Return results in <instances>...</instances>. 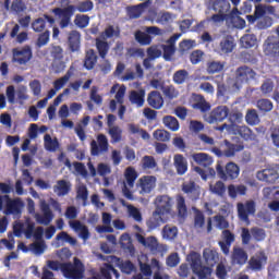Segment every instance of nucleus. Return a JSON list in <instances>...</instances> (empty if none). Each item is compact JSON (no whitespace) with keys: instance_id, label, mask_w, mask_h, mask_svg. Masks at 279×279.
Here are the masks:
<instances>
[{"instance_id":"f257e3e1","label":"nucleus","mask_w":279,"mask_h":279,"mask_svg":"<svg viewBox=\"0 0 279 279\" xmlns=\"http://www.w3.org/2000/svg\"><path fill=\"white\" fill-rule=\"evenodd\" d=\"M95 8V4L92 0H85L82 2H78V4L75 7L73 4H70L65 8H54L52 9V13L54 16H58L60 19L59 27L61 29H66L69 25H71V19H73V15L75 14V11L84 13V12H90Z\"/></svg>"},{"instance_id":"f03ea898","label":"nucleus","mask_w":279,"mask_h":279,"mask_svg":"<svg viewBox=\"0 0 279 279\" xmlns=\"http://www.w3.org/2000/svg\"><path fill=\"white\" fill-rule=\"evenodd\" d=\"M246 20L251 25H254L257 21L256 27L258 29H268L274 25V19L267 15V7L263 4H258L255 7V11L253 15H246Z\"/></svg>"},{"instance_id":"7ed1b4c3","label":"nucleus","mask_w":279,"mask_h":279,"mask_svg":"<svg viewBox=\"0 0 279 279\" xmlns=\"http://www.w3.org/2000/svg\"><path fill=\"white\" fill-rule=\"evenodd\" d=\"M85 271L84 263L77 257H74L73 263L66 262L62 266V275L66 279H84Z\"/></svg>"},{"instance_id":"20e7f679","label":"nucleus","mask_w":279,"mask_h":279,"mask_svg":"<svg viewBox=\"0 0 279 279\" xmlns=\"http://www.w3.org/2000/svg\"><path fill=\"white\" fill-rule=\"evenodd\" d=\"M165 32L160 29L158 26H146L143 31H136L134 34V38L138 45L142 47H147L151 45L154 40V36H162Z\"/></svg>"},{"instance_id":"39448f33","label":"nucleus","mask_w":279,"mask_h":279,"mask_svg":"<svg viewBox=\"0 0 279 279\" xmlns=\"http://www.w3.org/2000/svg\"><path fill=\"white\" fill-rule=\"evenodd\" d=\"M12 56V62L20 66H26L34 58V52L32 51V46L25 45L24 47L13 48Z\"/></svg>"},{"instance_id":"423d86ee","label":"nucleus","mask_w":279,"mask_h":279,"mask_svg":"<svg viewBox=\"0 0 279 279\" xmlns=\"http://www.w3.org/2000/svg\"><path fill=\"white\" fill-rule=\"evenodd\" d=\"M252 236L254 241L260 243L267 238V233L265 232V229L258 227H253L251 230L245 227L241 229L242 245H250Z\"/></svg>"},{"instance_id":"0eeeda50","label":"nucleus","mask_w":279,"mask_h":279,"mask_svg":"<svg viewBox=\"0 0 279 279\" xmlns=\"http://www.w3.org/2000/svg\"><path fill=\"white\" fill-rule=\"evenodd\" d=\"M216 171L218 178L225 182L228 180H236V178H239V173H241V169L234 162L227 163L225 168L221 163H218L216 166Z\"/></svg>"},{"instance_id":"6e6552de","label":"nucleus","mask_w":279,"mask_h":279,"mask_svg":"<svg viewBox=\"0 0 279 279\" xmlns=\"http://www.w3.org/2000/svg\"><path fill=\"white\" fill-rule=\"evenodd\" d=\"M255 78L256 72L247 65L239 66L235 70V86H242V84H250V82Z\"/></svg>"},{"instance_id":"1a4fd4ad","label":"nucleus","mask_w":279,"mask_h":279,"mask_svg":"<svg viewBox=\"0 0 279 279\" xmlns=\"http://www.w3.org/2000/svg\"><path fill=\"white\" fill-rule=\"evenodd\" d=\"M191 260L192 269L198 279H206L213 274V269L210 267L202 265V259L197 253L191 254Z\"/></svg>"},{"instance_id":"9d476101","label":"nucleus","mask_w":279,"mask_h":279,"mask_svg":"<svg viewBox=\"0 0 279 279\" xmlns=\"http://www.w3.org/2000/svg\"><path fill=\"white\" fill-rule=\"evenodd\" d=\"M97 141L90 142V154L92 156H101V154H108L110 144L108 137L105 134H98Z\"/></svg>"},{"instance_id":"9b49d317","label":"nucleus","mask_w":279,"mask_h":279,"mask_svg":"<svg viewBox=\"0 0 279 279\" xmlns=\"http://www.w3.org/2000/svg\"><path fill=\"white\" fill-rule=\"evenodd\" d=\"M228 114H230V108H228V106H218L205 117V121L209 124L221 123L228 119Z\"/></svg>"},{"instance_id":"f8f14e48","label":"nucleus","mask_w":279,"mask_h":279,"mask_svg":"<svg viewBox=\"0 0 279 279\" xmlns=\"http://www.w3.org/2000/svg\"><path fill=\"white\" fill-rule=\"evenodd\" d=\"M267 254L265 251H257L248 260L247 268L251 271H263L265 269V265H267Z\"/></svg>"},{"instance_id":"ddd939ff","label":"nucleus","mask_w":279,"mask_h":279,"mask_svg":"<svg viewBox=\"0 0 279 279\" xmlns=\"http://www.w3.org/2000/svg\"><path fill=\"white\" fill-rule=\"evenodd\" d=\"M191 104L193 110H198L202 114H206V112H210L213 105L206 100V97L202 94L193 93L191 95Z\"/></svg>"},{"instance_id":"4468645a","label":"nucleus","mask_w":279,"mask_h":279,"mask_svg":"<svg viewBox=\"0 0 279 279\" xmlns=\"http://www.w3.org/2000/svg\"><path fill=\"white\" fill-rule=\"evenodd\" d=\"M264 53L272 60L279 61V38L276 36L268 37L264 43Z\"/></svg>"},{"instance_id":"2eb2a0df","label":"nucleus","mask_w":279,"mask_h":279,"mask_svg":"<svg viewBox=\"0 0 279 279\" xmlns=\"http://www.w3.org/2000/svg\"><path fill=\"white\" fill-rule=\"evenodd\" d=\"M156 211L160 215H171V210L173 208V198L169 195H160L155 199Z\"/></svg>"},{"instance_id":"dca6fc26","label":"nucleus","mask_w":279,"mask_h":279,"mask_svg":"<svg viewBox=\"0 0 279 279\" xmlns=\"http://www.w3.org/2000/svg\"><path fill=\"white\" fill-rule=\"evenodd\" d=\"M7 215H21L23 213V201L21 198H11L10 195H4Z\"/></svg>"},{"instance_id":"f3484780","label":"nucleus","mask_w":279,"mask_h":279,"mask_svg":"<svg viewBox=\"0 0 279 279\" xmlns=\"http://www.w3.org/2000/svg\"><path fill=\"white\" fill-rule=\"evenodd\" d=\"M181 190L187 195L192 202H197L202 195V189L195 181H187L181 185Z\"/></svg>"},{"instance_id":"a211bd4d","label":"nucleus","mask_w":279,"mask_h":279,"mask_svg":"<svg viewBox=\"0 0 279 279\" xmlns=\"http://www.w3.org/2000/svg\"><path fill=\"white\" fill-rule=\"evenodd\" d=\"M40 210L43 214H35V219L40 226H49L53 221V211L47 203L40 205Z\"/></svg>"},{"instance_id":"6ab92c4d","label":"nucleus","mask_w":279,"mask_h":279,"mask_svg":"<svg viewBox=\"0 0 279 279\" xmlns=\"http://www.w3.org/2000/svg\"><path fill=\"white\" fill-rule=\"evenodd\" d=\"M256 213V203L254 201H247L245 204H238V215L242 221H250V215Z\"/></svg>"},{"instance_id":"aec40b11","label":"nucleus","mask_w":279,"mask_h":279,"mask_svg":"<svg viewBox=\"0 0 279 279\" xmlns=\"http://www.w3.org/2000/svg\"><path fill=\"white\" fill-rule=\"evenodd\" d=\"M110 263H114V265L119 267L120 271L126 276H132V274L136 271V266L130 259L123 260L121 257L110 256Z\"/></svg>"},{"instance_id":"412c9836","label":"nucleus","mask_w":279,"mask_h":279,"mask_svg":"<svg viewBox=\"0 0 279 279\" xmlns=\"http://www.w3.org/2000/svg\"><path fill=\"white\" fill-rule=\"evenodd\" d=\"M71 77H73V72L69 70L64 76L56 80L53 82L54 88L48 92L46 99H53V97H56V93H58V90H60L61 88H64L65 84L69 82V80H71Z\"/></svg>"},{"instance_id":"4be33fe9","label":"nucleus","mask_w":279,"mask_h":279,"mask_svg":"<svg viewBox=\"0 0 279 279\" xmlns=\"http://www.w3.org/2000/svg\"><path fill=\"white\" fill-rule=\"evenodd\" d=\"M147 104L154 110H160L165 106V98H162V94L158 90H151L147 95Z\"/></svg>"},{"instance_id":"5701e85b","label":"nucleus","mask_w":279,"mask_h":279,"mask_svg":"<svg viewBox=\"0 0 279 279\" xmlns=\"http://www.w3.org/2000/svg\"><path fill=\"white\" fill-rule=\"evenodd\" d=\"M278 178V171L274 168L264 169L257 172V180L260 182H268V184H274Z\"/></svg>"},{"instance_id":"b1692460","label":"nucleus","mask_w":279,"mask_h":279,"mask_svg":"<svg viewBox=\"0 0 279 279\" xmlns=\"http://www.w3.org/2000/svg\"><path fill=\"white\" fill-rule=\"evenodd\" d=\"M278 178V171L274 168L264 169L257 172V180L260 182H268V184H274Z\"/></svg>"},{"instance_id":"393cba45","label":"nucleus","mask_w":279,"mask_h":279,"mask_svg":"<svg viewBox=\"0 0 279 279\" xmlns=\"http://www.w3.org/2000/svg\"><path fill=\"white\" fill-rule=\"evenodd\" d=\"M82 35L77 31H71L68 36V47L72 53L80 51Z\"/></svg>"},{"instance_id":"a878e982","label":"nucleus","mask_w":279,"mask_h":279,"mask_svg":"<svg viewBox=\"0 0 279 279\" xmlns=\"http://www.w3.org/2000/svg\"><path fill=\"white\" fill-rule=\"evenodd\" d=\"M247 252L241 246H234L232 254H231V260L233 265H245L247 263Z\"/></svg>"},{"instance_id":"bb28decb","label":"nucleus","mask_w":279,"mask_h":279,"mask_svg":"<svg viewBox=\"0 0 279 279\" xmlns=\"http://www.w3.org/2000/svg\"><path fill=\"white\" fill-rule=\"evenodd\" d=\"M233 134L241 136L243 141H255L256 134L250 129V126L246 125H238L231 129Z\"/></svg>"},{"instance_id":"cd10ccee","label":"nucleus","mask_w":279,"mask_h":279,"mask_svg":"<svg viewBox=\"0 0 279 279\" xmlns=\"http://www.w3.org/2000/svg\"><path fill=\"white\" fill-rule=\"evenodd\" d=\"M173 166L178 175H184L189 171V161L184 158V155H174L173 157Z\"/></svg>"},{"instance_id":"c85d7f7f","label":"nucleus","mask_w":279,"mask_h":279,"mask_svg":"<svg viewBox=\"0 0 279 279\" xmlns=\"http://www.w3.org/2000/svg\"><path fill=\"white\" fill-rule=\"evenodd\" d=\"M69 223L70 228H72L74 232H80V236L81 239H83V241H88V239L90 238V231H88V227L83 225L80 220H73L70 221Z\"/></svg>"},{"instance_id":"c756f323","label":"nucleus","mask_w":279,"mask_h":279,"mask_svg":"<svg viewBox=\"0 0 279 279\" xmlns=\"http://www.w3.org/2000/svg\"><path fill=\"white\" fill-rule=\"evenodd\" d=\"M97 60H99V57H97V52H95L94 49H88L85 52L83 63L84 69H86V71H93V69H95V65L97 64Z\"/></svg>"},{"instance_id":"7c9ffc66","label":"nucleus","mask_w":279,"mask_h":279,"mask_svg":"<svg viewBox=\"0 0 279 279\" xmlns=\"http://www.w3.org/2000/svg\"><path fill=\"white\" fill-rule=\"evenodd\" d=\"M129 100L133 106L143 108L145 106V92L144 89L132 90L129 96Z\"/></svg>"},{"instance_id":"2f4dec72","label":"nucleus","mask_w":279,"mask_h":279,"mask_svg":"<svg viewBox=\"0 0 279 279\" xmlns=\"http://www.w3.org/2000/svg\"><path fill=\"white\" fill-rule=\"evenodd\" d=\"M71 182L66 180L57 181V185L53 186L54 193H57L58 197H64L71 193Z\"/></svg>"},{"instance_id":"473e14b6","label":"nucleus","mask_w":279,"mask_h":279,"mask_svg":"<svg viewBox=\"0 0 279 279\" xmlns=\"http://www.w3.org/2000/svg\"><path fill=\"white\" fill-rule=\"evenodd\" d=\"M227 119L230 123V130H233L234 126H239L240 123H243V112L239 109H232L229 111Z\"/></svg>"},{"instance_id":"72a5a7b5","label":"nucleus","mask_w":279,"mask_h":279,"mask_svg":"<svg viewBox=\"0 0 279 279\" xmlns=\"http://www.w3.org/2000/svg\"><path fill=\"white\" fill-rule=\"evenodd\" d=\"M141 193H151L156 189V177H143L140 179Z\"/></svg>"},{"instance_id":"f704fd0d","label":"nucleus","mask_w":279,"mask_h":279,"mask_svg":"<svg viewBox=\"0 0 279 279\" xmlns=\"http://www.w3.org/2000/svg\"><path fill=\"white\" fill-rule=\"evenodd\" d=\"M234 47H236V44L232 37L222 39L219 48L220 56H228V53H232V51H234Z\"/></svg>"},{"instance_id":"c9c22d12","label":"nucleus","mask_w":279,"mask_h":279,"mask_svg":"<svg viewBox=\"0 0 279 279\" xmlns=\"http://www.w3.org/2000/svg\"><path fill=\"white\" fill-rule=\"evenodd\" d=\"M211 82L217 85V97H226V93H228V87H226V82L223 81V74H218L211 77Z\"/></svg>"},{"instance_id":"e433bc0d","label":"nucleus","mask_w":279,"mask_h":279,"mask_svg":"<svg viewBox=\"0 0 279 279\" xmlns=\"http://www.w3.org/2000/svg\"><path fill=\"white\" fill-rule=\"evenodd\" d=\"M192 158L201 167H210L213 165V157L206 153H196L192 155Z\"/></svg>"},{"instance_id":"4c0bfd02","label":"nucleus","mask_w":279,"mask_h":279,"mask_svg":"<svg viewBox=\"0 0 279 279\" xmlns=\"http://www.w3.org/2000/svg\"><path fill=\"white\" fill-rule=\"evenodd\" d=\"M203 258L208 267H215V265H217V260H219V253L210 248H205L203 252Z\"/></svg>"},{"instance_id":"58836bf2","label":"nucleus","mask_w":279,"mask_h":279,"mask_svg":"<svg viewBox=\"0 0 279 279\" xmlns=\"http://www.w3.org/2000/svg\"><path fill=\"white\" fill-rule=\"evenodd\" d=\"M96 49L98 51L99 58H101V60H106V57L110 51V44H108L106 39L96 38Z\"/></svg>"},{"instance_id":"ea45409f","label":"nucleus","mask_w":279,"mask_h":279,"mask_svg":"<svg viewBox=\"0 0 279 279\" xmlns=\"http://www.w3.org/2000/svg\"><path fill=\"white\" fill-rule=\"evenodd\" d=\"M165 223V220L162 219V214H159V211H154L153 216L146 221V226L148 230H156V228H160V225Z\"/></svg>"},{"instance_id":"a19ab883","label":"nucleus","mask_w":279,"mask_h":279,"mask_svg":"<svg viewBox=\"0 0 279 279\" xmlns=\"http://www.w3.org/2000/svg\"><path fill=\"white\" fill-rule=\"evenodd\" d=\"M177 210L178 216L181 217V219H186L189 216V207H186V198L182 195L177 196Z\"/></svg>"},{"instance_id":"79ce46f5","label":"nucleus","mask_w":279,"mask_h":279,"mask_svg":"<svg viewBox=\"0 0 279 279\" xmlns=\"http://www.w3.org/2000/svg\"><path fill=\"white\" fill-rule=\"evenodd\" d=\"M145 8H149V2H142L137 5L130 7L128 9V14L131 19H140L143 12H145Z\"/></svg>"},{"instance_id":"37998d69","label":"nucleus","mask_w":279,"mask_h":279,"mask_svg":"<svg viewBox=\"0 0 279 279\" xmlns=\"http://www.w3.org/2000/svg\"><path fill=\"white\" fill-rule=\"evenodd\" d=\"M44 147L46 151H58L60 148V142H58V138H51L50 134H46L44 136Z\"/></svg>"},{"instance_id":"c03bdc74","label":"nucleus","mask_w":279,"mask_h":279,"mask_svg":"<svg viewBox=\"0 0 279 279\" xmlns=\"http://www.w3.org/2000/svg\"><path fill=\"white\" fill-rule=\"evenodd\" d=\"M225 145L227 147L225 150V156L227 158H232V156H235L236 151H243V149H245L243 144H232L228 140L225 141Z\"/></svg>"},{"instance_id":"a18cd8bd","label":"nucleus","mask_w":279,"mask_h":279,"mask_svg":"<svg viewBox=\"0 0 279 279\" xmlns=\"http://www.w3.org/2000/svg\"><path fill=\"white\" fill-rule=\"evenodd\" d=\"M162 123L168 130H171V132H178V130H180V122L178 121V118L173 116L163 117Z\"/></svg>"},{"instance_id":"49530a36","label":"nucleus","mask_w":279,"mask_h":279,"mask_svg":"<svg viewBox=\"0 0 279 279\" xmlns=\"http://www.w3.org/2000/svg\"><path fill=\"white\" fill-rule=\"evenodd\" d=\"M213 9L220 14H228L230 12V2L228 0H215Z\"/></svg>"},{"instance_id":"de8ad7c7","label":"nucleus","mask_w":279,"mask_h":279,"mask_svg":"<svg viewBox=\"0 0 279 279\" xmlns=\"http://www.w3.org/2000/svg\"><path fill=\"white\" fill-rule=\"evenodd\" d=\"M121 37V29L119 27L114 28V26H108L105 32L100 34V38L102 40H108V38H120Z\"/></svg>"},{"instance_id":"09e8293b","label":"nucleus","mask_w":279,"mask_h":279,"mask_svg":"<svg viewBox=\"0 0 279 279\" xmlns=\"http://www.w3.org/2000/svg\"><path fill=\"white\" fill-rule=\"evenodd\" d=\"M161 49L163 51L162 58L166 62H171L173 60V56H175V45H161Z\"/></svg>"},{"instance_id":"8fccbe9b","label":"nucleus","mask_w":279,"mask_h":279,"mask_svg":"<svg viewBox=\"0 0 279 279\" xmlns=\"http://www.w3.org/2000/svg\"><path fill=\"white\" fill-rule=\"evenodd\" d=\"M240 43L244 49H252V47H255L257 43L256 35L246 34L241 37Z\"/></svg>"},{"instance_id":"3c124183","label":"nucleus","mask_w":279,"mask_h":279,"mask_svg":"<svg viewBox=\"0 0 279 279\" xmlns=\"http://www.w3.org/2000/svg\"><path fill=\"white\" fill-rule=\"evenodd\" d=\"M245 121L247 125H258V123H260V117L258 116V111H256V109L247 110Z\"/></svg>"},{"instance_id":"603ef678","label":"nucleus","mask_w":279,"mask_h":279,"mask_svg":"<svg viewBox=\"0 0 279 279\" xmlns=\"http://www.w3.org/2000/svg\"><path fill=\"white\" fill-rule=\"evenodd\" d=\"M209 191L214 195H218L219 197H223L226 195V183L223 181H217L214 185H209Z\"/></svg>"},{"instance_id":"864d4df0","label":"nucleus","mask_w":279,"mask_h":279,"mask_svg":"<svg viewBox=\"0 0 279 279\" xmlns=\"http://www.w3.org/2000/svg\"><path fill=\"white\" fill-rule=\"evenodd\" d=\"M172 80L174 84L182 85L189 80V71L186 70H178L174 72Z\"/></svg>"},{"instance_id":"5fc2aeb1","label":"nucleus","mask_w":279,"mask_h":279,"mask_svg":"<svg viewBox=\"0 0 279 279\" xmlns=\"http://www.w3.org/2000/svg\"><path fill=\"white\" fill-rule=\"evenodd\" d=\"M124 175L128 186H130V189H134V183L136 182V178H138L136 170L134 168H126Z\"/></svg>"},{"instance_id":"6e6d98bb","label":"nucleus","mask_w":279,"mask_h":279,"mask_svg":"<svg viewBox=\"0 0 279 279\" xmlns=\"http://www.w3.org/2000/svg\"><path fill=\"white\" fill-rule=\"evenodd\" d=\"M153 136H154V138H156V141H160L161 143H167L171 140V133H169V131L162 130V129H157L153 133Z\"/></svg>"},{"instance_id":"4d7b16f0","label":"nucleus","mask_w":279,"mask_h":279,"mask_svg":"<svg viewBox=\"0 0 279 279\" xmlns=\"http://www.w3.org/2000/svg\"><path fill=\"white\" fill-rule=\"evenodd\" d=\"M257 108L260 112H271L274 110V102L267 98L257 100Z\"/></svg>"},{"instance_id":"13d9d810","label":"nucleus","mask_w":279,"mask_h":279,"mask_svg":"<svg viewBox=\"0 0 279 279\" xmlns=\"http://www.w3.org/2000/svg\"><path fill=\"white\" fill-rule=\"evenodd\" d=\"M31 250L32 252H34V254L40 256V254H45V250H47V244L45 243V240H37L31 244Z\"/></svg>"},{"instance_id":"bf43d9fd","label":"nucleus","mask_w":279,"mask_h":279,"mask_svg":"<svg viewBox=\"0 0 279 279\" xmlns=\"http://www.w3.org/2000/svg\"><path fill=\"white\" fill-rule=\"evenodd\" d=\"M240 60L245 64H256V62H258V60L256 59V54H254V51H242L240 53Z\"/></svg>"},{"instance_id":"052dcab7","label":"nucleus","mask_w":279,"mask_h":279,"mask_svg":"<svg viewBox=\"0 0 279 279\" xmlns=\"http://www.w3.org/2000/svg\"><path fill=\"white\" fill-rule=\"evenodd\" d=\"M123 131L119 126H111L109 129V135L111 137V143H121Z\"/></svg>"},{"instance_id":"680f3d73","label":"nucleus","mask_w":279,"mask_h":279,"mask_svg":"<svg viewBox=\"0 0 279 279\" xmlns=\"http://www.w3.org/2000/svg\"><path fill=\"white\" fill-rule=\"evenodd\" d=\"M226 66V62L210 61L207 63L208 73H220V71Z\"/></svg>"},{"instance_id":"e2e57ef3","label":"nucleus","mask_w":279,"mask_h":279,"mask_svg":"<svg viewBox=\"0 0 279 279\" xmlns=\"http://www.w3.org/2000/svg\"><path fill=\"white\" fill-rule=\"evenodd\" d=\"M129 130H130L131 134H140V136L144 141H149V138H150L149 133L147 131H145V129H140L138 125H136V124H129Z\"/></svg>"},{"instance_id":"0e129e2a","label":"nucleus","mask_w":279,"mask_h":279,"mask_svg":"<svg viewBox=\"0 0 279 279\" xmlns=\"http://www.w3.org/2000/svg\"><path fill=\"white\" fill-rule=\"evenodd\" d=\"M140 266V274L144 276L145 278L151 279V276H154V270L151 269V266L147 263H143L142 260H138Z\"/></svg>"},{"instance_id":"69168bd1","label":"nucleus","mask_w":279,"mask_h":279,"mask_svg":"<svg viewBox=\"0 0 279 279\" xmlns=\"http://www.w3.org/2000/svg\"><path fill=\"white\" fill-rule=\"evenodd\" d=\"M161 90L167 99H175L180 95V92L173 85L163 86Z\"/></svg>"},{"instance_id":"338daca9","label":"nucleus","mask_w":279,"mask_h":279,"mask_svg":"<svg viewBox=\"0 0 279 279\" xmlns=\"http://www.w3.org/2000/svg\"><path fill=\"white\" fill-rule=\"evenodd\" d=\"M157 165L154 156L146 155L142 158L143 169H156Z\"/></svg>"},{"instance_id":"774afa93","label":"nucleus","mask_w":279,"mask_h":279,"mask_svg":"<svg viewBox=\"0 0 279 279\" xmlns=\"http://www.w3.org/2000/svg\"><path fill=\"white\" fill-rule=\"evenodd\" d=\"M45 27H47V22L43 17H38L32 23V29L38 34L45 32Z\"/></svg>"}]
</instances>
